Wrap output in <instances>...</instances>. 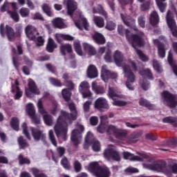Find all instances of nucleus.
I'll list each match as a JSON object with an SVG mask.
<instances>
[{"mask_svg":"<svg viewBox=\"0 0 177 177\" xmlns=\"http://www.w3.org/2000/svg\"><path fill=\"white\" fill-rule=\"evenodd\" d=\"M68 106L71 113H68L66 111L61 110L54 125V131L56 136L61 138L63 140H66L67 139L68 125H71L73 121H75L78 115L74 103L70 102Z\"/></svg>","mask_w":177,"mask_h":177,"instance_id":"nucleus-1","label":"nucleus"},{"mask_svg":"<svg viewBox=\"0 0 177 177\" xmlns=\"http://www.w3.org/2000/svg\"><path fill=\"white\" fill-rule=\"evenodd\" d=\"M113 58L118 67H122L124 78H127L126 86L129 91H133V82L136 76L133 71H138V66L133 60L129 59L124 64V54L116 50L113 55Z\"/></svg>","mask_w":177,"mask_h":177,"instance_id":"nucleus-2","label":"nucleus"},{"mask_svg":"<svg viewBox=\"0 0 177 177\" xmlns=\"http://www.w3.org/2000/svg\"><path fill=\"white\" fill-rule=\"evenodd\" d=\"M118 32L120 35H124L126 34V38L128 39L129 42L132 45V46L136 49V54L138 55V57L142 62H147L149 61V57L146 56L142 52V50L136 48V46H143L145 45V41L143 40V37H145V34L140 32L138 35H132L131 37V32L128 30H125L123 26L119 25L118 26Z\"/></svg>","mask_w":177,"mask_h":177,"instance_id":"nucleus-3","label":"nucleus"},{"mask_svg":"<svg viewBox=\"0 0 177 177\" xmlns=\"http://www.w3.org/2000/svg\"><path fill=\"white\" fill-rule=\"evenodd\" d=\"M141 160L142 162V167L145 169H151V171H157V172H165L168 174V171L165 169V161L160 160L158 162L154 161L151 157L147 156L145 153H139Z\"/></svg>","mask_w":177,"mask_h":177,"instance_id":"nucleus-4","label":"nucleus"},{"mask_svg":"<svg viewBox=\"0 0 177 177\" xmlns=\"http://www.w3.org/2000/svg\"><path fill=\"white\" fill-rule=\"evenodd\" d=\"M88 170L96 177H109L111 174L109 168H102L97 162H93L90 163L88 167Z\"/></svg>","mask_w":177,"mask_h":177,"instance_id":"nucleus-5","label":"nucleus"},{"mask_svg":"<svg viewBox=\"0 0 177 177\" xmlns=\"http://www.w3.org/2000/svg\"><path fill=\"white\" fill-rule=\"evenodd\" d=\"M108 96H109V97L113 100V106H127V102L120 100L121 97H122V95H121V94H120V91H118V90L115 89L114 87L109 88Z\"/></svg>","mask_w":177,"mask_h":177,"instance_id":"nucleus-6","label":"nucleus"},{"mask_svg":"<svg viewBox=\"0 0 177 177\" xmlns=\"http://www.w3.org/2000/svg\"><path fill=\"white\" fill-rule=\"evenodd\" d=\"M38 112L39 114L43 115V120L46 125L48 127H52L53 125V117L48 113L45 108H44V103L42 100H39L37 104Z\"/></svg>","mask_w":177,"mask_h":177,"instance_id":"nucleus-7","label":"nucleus"},{"mask_svg":"<svg viewBox=\"0 0 177 177\" xmlns=\"http://www.w3.org/2000/svg\"><path fill=\"white\" fill-rule=\"evenodd\" d=\"M76 129L72 131L71 139L74 145H78L81 142L82 133L85 131V127L84 125L77 123Z\"/></svg>","mask_w":177,"mask_h":177,"instance_id":"nucleus-8","label":"nucleus"},{"mask_svg":"<svg viewBox=\"0 0 177 177\" xmlns=\"http://www.w3.org/2000/svg\"><path fill=\"white\" fill-rule=\"evenodd\" d=\"M106 132L109 133V135H113L118 138H124V136H127L128 134V131L126 130H121L114 125L108 126Z\"/></svg>","mask_w":177,"mask_h":177,"instance_id":"nucleus-9","label":"nucleus"},{"mask_svg":"<svg viewBox=\"0 0 177 177\" xmlns=\"http://www.w3.org/2000/svg\"><path fill=\"white\" fill-rule=\"evenodd\" d=\"M166 21L168 25L169 28H170V31H171V34L174 37L177 38V27L176 22L174 19L172 17V12L171 11H168L166 16Z\"/></svg>","mask_w":177,"mask_h":177,"instance_id":"nucleus-10","label":"nucleus"},{"mask_svg":"<svg viewBox=\"0 0 177 177\" xmlns=\"http://www.w3.org/2000/svg\"><path fill=\"white\" fill-rule=\"evenodd\" d=\"M0 32L3 37H5V35H7L8 39L10 41H13L16 37L15 35V30L12 28V27L5 24H1L0 25Z\"/></svg>","mask_w":177,"mask_h":177,"instance_id":"nucleus-11","label":"nucleus"},{"mask_svg":"<svg viewBox=\"0 0 177 177\" xmlns=\"http://www.w3.org/2000/svg\"><path fill=\"white\" fill-rule=\"evenodd\" d=\"M161 95L165 100V104H167V106L170 108H174L176 106L177 102L174 95L169 93V92L168 91H163Z\"/></svg>","mask_w":177,"mask_h":177,"instance_id":"nucleus-12","label":"nucleus"},{"mask_svg":"<svg viewBox=\"0 0 177 177\" xmlns=\"http://www.w3.org/2000/svg\"><path fill=\"white\" fill-rule=\"evenodd\" d=\"M104 157L106 158V160H111L112 158V160L115 161H120V160H121L120 154L115 151L114 147L106 149L104 152Z\"/></svg>","mask_w":177,"mask_h":177,"instance_id":"nucleus-13","label":"nucleus"},{"mask_svg":"<svg viewBox=\"0 0 177 177\" xmlns=\"http://www.w3.org/2000/svg\"><path fill=\"white\" fill-rule=\"evenodd\" d=\"M118 77V74L117 73H110V71L107 69L106 65H103L101 69V78L104 82H107L109 79L115 80Z\"/></svg>","mask_w":177,"mask_h":177,"instance_id":"nucleus-14","label":"nucleus"},{"mask_svg":"<svg viewBox=\"0 0 177 177\" xmlns=\"http://www.w3.org/2000/svg\"><path fill=\"white\" fill-rule=\"evenodd\" d=\"M30 129L32 132V136L35 142H39V140L45 142V140L46 139V134L44 133L43 131L34 129L33 127H30Z\"/></svg>","mask_w":177,"mask_h":177,"instance_id":"nucleus-15","label":"nucleus"},{"mask_svg":"<svg viewBox=\"0 0 177 177\" xmlns=\"http://www.w3.org/2000/svg\"><path fill=\"white\" fill-rule=\"evenodd\" d=\"M28 90L26 91V95L28 97H32L31 93H34L35 95H39L40 92L38 88H37V85H35V82H33L32 80L29 79L28 80Z\"/></svg>","mask_w":177,"mask_h":177,"instance_id":"nucleus-16","label":"nucleus"},{"mask_svg":"<svg viewBox=\"0 0 177 177\" xmlns=\"http://www.w3.org/2000/svg\"><path fill=\"white\" fill-rule=\"evenodd\" d=\"M95 108L100 110V111H104L106 110H109V104L107 103V100L104 97H99L96 100L94 104Z\"/></svg>","mask_w":177,"mask_h":177,"instance_id":"nucleus-17","label":"nucleus"},{"mask_svg":"<svg viewBox=\"0 0 177 177\" xmlns=\"http://www.w3.org/2000/svg\"><path fill=\"white\" fill-rule=\"evenodd\" d=\"M25 32L29 39H35L37 35H39L38 30L37 28L32 25H28L25 28Z\"/></svg>","mask_w":177,"mask_h":177,"instance_id":"nucleus-18","label":"nucleus"},{"mask_svg":"<svg viewBox=\"0 0 177 177\" xmlns=\"http://www.w3.org/2000/svg\"><path fill=\"white\" fill-rule=\"evenodd\" d=\"M26 113L30 115L33 122L39 124V119H37L35 108H34V105L32 103H29L26 105Z\"/></svg>","mask_w":177,"mask_h":177,"instance_id":"nucleus-19","label":"nucleus"},{"mask_svg":"<svg viewBox=\"0 0 177 177\" xmlns=\"http://www.w3.org/2000/svg\"><path fill=\"white\" fill-rule=\"evenodd\" d=\"M75 24L80 30H82V28H84V30H86L87 31L89 30V23L88 22V19L81 15L79 22H75Z\"/></svg>","mask_w":177,"mask_h":177,"instance_id":"nucleus-20","label":"nucleus"},{"mask_svg":"<svg viewBox=\"0 0 177 177\" xmlns=\"http://www.w3.org/2000/svg\"><path fill=\"white\" fill-rule=\"evenodd\" d=\"M11 92L14 93L15 100H19L23 96V91L19 87V82L17 80L15 81V84L12 86Z\"/></svg>","mask_w":177,"mask_h":177,"instance_id":"nucleus-21","label":"nucleus"},{"mask_svg":"<svg viewBox=\"0 0 177 177\" xmlns=\"http://www.w3.org/2000/svg\"><path fill=\"white\" fill-rule=\"evenodd\" d=\"M66 3L67 6V13L69 15H73L74 13V10L77 9V3L75 2L74 0H67L66 1H64V3Z\"/></svg>","mask_w":177,"mask_h":177,"instance_id":"nucleus-22","label":"nucleus"},{"mask_svg":"<svg viewBox=\"0 0 177 177\" xmlns=\"http://www.w3.org/2000/svg\"><path fill=\"white\" fill-rule=\"evenodd\" d=\"M153 44L158 47V55L161 59L165 57V48H164V45L160 43L158 39L153 40Z\"/></svg>","mask_w":177,"mask_h":177,"instance_id":"nucleus-23","label":"nucleus"},{"mask_svg":"<svg viewBox=\"0 0 177 177\" xmlns=\"http://www.w3.org/2000/svg\"><path fill=\"white\" fill-rule=\"evenodd\" d=\"M93 39L95 41V43L98 45H104V44H106V38L104 36L97 32H95L93 35Z\"/></svg>","mask_w":177,"mask_h":177,"instance_id":"nucleus-24","label":"nucleus"},{"mask_svg":"<svg viewBox=\"0 0 177 177\" xmlns=\"http://www.w3.org/2000/svg\"><path fill=\"white\" fill-rule=\"evenodd\" d=\"M165 169L167 171V173L163 172L167 176L171 177L172 176V174H177V163H175L172 166L168 165L167 166V162H165Z\"/></svg>","mask_w":177,"mask_h":177,"instance_id":"nucleus-25","label":"nucleus"},{"mask_svg":"<svg viewBox=\"0 0 177 177\" xmlns=\"http://www.w3.org/2000/svg\"><path fill=\"white\" fill-rule=\"evenodd\" d=\"M120 17L123 23H124V24L128 27L135 26V19H132L130 16L127 15V14H121Z\"/></svg>","mask_w":177,"mask_h":177,"instance_id":"nucleus-26","label":"nucleus"},{"mask_svg":"<svg viewBox=\"0 0 177 177\" xmlns=\"http://www.w3.org/2000/svg\"><path fill=\"white\" fill-rule=\"evenodd\" d=\"M88 78H97V68L95 65H90L86 71Z\"/></svg>","mask_w":177,"mask_h":177,"instance_id":"nucleus-27","label":"nucleus"},{"mask_svg":"<svg viewBox=\"0 0 177 177\" xmlns=\"http://www.w3.org/2000/svg\"><path fill=\"white\" fill-rule=\"evenodd\" d=\"M53 26L55 27V28H66L67 24L64 23V20L62 18H55L52 21Z\"/></svg>","mask_w":177,"mask_h":177,"instance_id":"nucleus-28","label":"nucleus"},{"mask_svg":"<svg viewBox=\"0 0 177 177\" xmlns=\"http://www.w3.org/2000/svg\"><path fill=\"white\" fill-rule=\"evenodd\" d=\"M123 157L124 160H129L130 161H142V158L140 156H134L129 152H123Z\"/></svg>","mask_w":177,"mask_h":177,"instance_id":"nucleus-29","label":"nucleus"},{"mask_svg":"<svg viewBox=\"0 0 177 177\" xmlns=\"http://www.w3.org/2000/svg\"><path fill=\"white\" fill-rule=\"evenodd\" d=\"M95 140H96L93 138V134L91 131H88L85 138L84 149H88V147H89V143H92L93 142H95Z\"/></svg>","mask_w":177,"mask_h":177,"instance_id":"nucleus-30","label":"nucleus"},{"mask_svg":"<svg viewBox=\"0 0 177 177\" xmlns=\"http://www.w3.org/2000/svg\"><path fill=\"white\" fill-rule=\"evenodd\" d=\"M149 21L151 26H156L158 24V22L160 21V17H158V13H157V12L153 11L151 13Z\"/></svg>","mask_w":177,"mask_h":177,"instance_id":"nucleus-31","label":"nucleus"},{"mask_svg":"<svg viewBox=\"0 0 177 177\" xmlns=\"http://www.w3.org/2000/svg\"><path fill=\"white\" fill-rule=\"evenodd\" d=\"M60 52L63 56H65L66 52H68V53H71V52H73V47L71 44H61Z\"/></svg>","mask_w":177,"mask_h":177,"instance_id":"nucleus-32","label":"nucleus"},{"mask_svg":"<svg viewBox=\"0 0 177 177\" xmlns=\"http://www.w3.org/2000/svg\"><path fill=\"white\" fill-rule=\"evenodd\" d=\"M93 20L95 26L99 27V28L104 27V19L102 17L94 16Z\"/></svg>","mask_w":177,"mask_h":177,"instance_id":"nucleus-33","label":"nucleus"},{"mask_svg":"<svg viewBox=\"0 0 177 177\" xmlns=\"http://www.w3.org/2000/svg\"><path fill=\"white\" fill-rule=\"evenodd\" d=\"M92 89L95 92L97 95H103V93H105V91L103 88L100 87L97 85V83L95 82H92Z\"/></svg>","mask_w":177,"mask_h":177,"instance_id":"nucleus-34","label":"nucleus"},{"mask_svg":"<svg viewBox=\"0 0 177 177\" xmlns=\"http://www.w3.org/2000/svg\"><path fill=\"white\" fill-rule=\"evenodd\" d=\"M143 135V131H140L137 133H133L129 138H128V142L129 143H136L138 142V138H140V136Z\"/></svg>","mask_w":177,"mask_h":177,"instance_id":"nucleus-35","label":"nucleus"},{"mask_svg":"<svg viewBox=\"0 0 177 177\" xmlns=\"http://www.w3.org/2000/svg\"><path fill=\"white\" fill-rule=\"evenodd\" d=\"M93 13H99V15L104 16L105 19H107V12L104 11V9H103V7L100 5L93 8Z\"/></svg>","mask_w":177,"mask_h":177,"instance_id":"nucleus-36","label":"nucleus"},{"mask_svg":"<svg viewBox=\"0 0 177 177\" xmlns=\"http://www.w3.org/2000/svg\"><path fill=\"white\" fill-rule=\"evenodd\" d=\"M83 48L84 50L88 52L90 56H93V55H96V50H95V48H93V46H91L88 43H84L83 44Z\"/></svg>","mask_w":177,"mask_h":177,"instance_id":"nucleus-37","label":"nucleus"},{"mask_svg":"<svg viewBox=\"0 0 177 177\" xmlns=\"http://www.w3.org/2000/svg\"><path fill=\"white\" fill-rule=\"evenodd\" d=\"M140 75L144 77V78H148V80H153V74L151 73V71L149 68L142 70L140 72Z\"/></svg>","mask_w":177,"mask_h":177,"instance_id":"nucleus-38","label":"nucleus"},{"mask_svg":"<svg viewBox=\"0 0 177 177\" xmlns=\"http://www.w3.org/2000/svg\"><path fill=\"white\" fill-rule=\"evenodd\" d=\"M140 106H143L144 107H147L149 110H153L154 109V105L150 104L147 100H145V98H140L139 100Z\"/></svg>","mask_w":177,"mask_h":177,"instance_id":"nucleus-39","label":"nucleus"},{"mask_svg":"<svg viewBox=\"0 0 177 177\" xmlns=\"http://www.w3.org/2000/svg\"><path fill=\"white\" fill-rule=\"evenodd\" d=\"M167 60L169 62V64L171 66L175 75L177 76V65H175V63L174 62V59L172 58V54L171 53V52H169Z\"/></svg>","mask_w":177,"mask_h":177,"instance_id":"nucleus-40","label":"nucleus"},{"mask_svg":"<svg viewBox=\"0 0 177 177\" xmlns=\"http://www.w3.org/2000/svg\"><path fill=\"white\" fill-rule=\"evenodd\" d=\"M56 47L57 46H56V44L55 43V41H53V39L49 38L47 47H46L48 52H49L50 53H52V52H53L54 49L56 48Z\"/></svg>","mask_w":177,"mask_h":177,"instance_id":"nucleus-41","label":"nucleus"},{"mask_svg":"<svg viewBox=\"0 0 177 177\" xmlns=\"http://www.w3.org/2000/svg\"><path fill=\"white\" fill-rule=\"evenodd\" d=\"M73 46L77 55H79V56H82V48H81L80 41L75 40L73 43Z\"/></svg>","mask_w":177,"mask_h":177,"instance_id":"nucleus-42","label":"nucleus"},{"mask_svg":"<svg viewBox=\"0 0 177 177\" xmlns=\"http://www.w3.org/2000/svg\"><path fill=\"white\" fill-rule=\"evenodd\" d=\"M62 96L66 102H68L71 97V91L67 88H64L62 91Z\"/></svg>","mask_w":177,"mask_h":177,"instance_id":"nucleus-43","label":"nucleus"},{"mask_svg":"<svg viewBox=\"0 0 177 177\" xmlns=\"http://www.w3.org/2000/svg\"><path fill=\"white\" fill-rule=\"evenodd\" d=\"M153 67L157 73H162V66H161V64L158 62L157 59L153 60Z\"/></svg>","mask_w":177,"mask_h":177,"instance_id":"nucleus-44","label":"nucleus"},{"mask_svg":"<svg viewBox=\"0 0 177 177\" xmlns=\"http://www.w3.org/2000/svg\"><path fill=\"white\" fill-rule=\"evenodd\" d=\"M10 125L15 131H19V119H17V118H12Z\"/></svg>","mask_w":177,"mask_h":177,"instance_id":"nucleus-45","label":"nucleus"},{"mask_svg":"<svg viewBox=\"0 0 177 177\" xmlns=\"http://www.w3.org/2000/svg\"><path fill=\"white\" fill-rule=\"evenodd\" d=\"M176 121L177 118H174L172 116H168L162 119V122H164V124H174L176 122Z\"/></svg>","mask_w":177,"mask_h":177,"instance_id":"nucleus-46","label":"nucleus"},{"mask_svg":"<svg viewBox=\"0 0 177 177\" xmlns=\"http://www.w3.org/2000/svg\"><path fill=\"white\" fill-rule=\"evenodd\" d=\"M7 12L9 14L11 19L16 23L20 20V17H19V14L16 11H8Z\"/></svg>","mask_w":177,"mask_h":177,"instance_id":"nucleus-47","label":"nucleus"},{"mask_svg":"<svg viewBox=\"0 0 177 177\" xmlns=\"http://www.w3.org/2000/svg\"><path fill=\"white\" fill-rule=\"evenodd\" d=\"M41 9L44 13H46L47 16L50 17L53 15L52 12L50 11V6H49L47 3H44L41 6Z\"/></svg>","mask_w":177,"mask_h":177,"instance_id":"nucleus-48","label":"nucleus"},{"mask_svg":"<svg viewBox=\"0 0 177 177\" xmlns=\"http://www.w3.org/2000/svg\"><path fill=\"white\" fill-rule=\"evenodd\" d=\"M18 161L20 164V165H23L24 164H30V159L27 158H24L23 156V155L20 154L18 156Z\"/></svg>","mask_w":177,"mask_h":177,"instance_id":"nucleus-49","label":"nucleus"},{"mask_svg":"<svg viewBox=\"0 0 177 177\" xmlns=\"http://www.w3.org/2000/svg\"><path fill=\"white\" fill-rule=\"evenodd\" d=\"M48 136L53 146H55V147L57 146V142H56V138L55 137V133H53V130H50L48 131Z\"/></svg>","mask_w":177,"mask_h":177,"instance_id":"nucleus-50","label":"nucleus"},{"mask_svg":"<svg viewBox=\"0 0 177 177\" xmlns=\"http://www.w3.org/2000/svg\"><path fill=\"white\" fill-rule=\"evenodd\" d=\"M157 6L162 13L165 12V8H167V4L162 3V1H156Z\"/></svg>","mask_w":177,"mask_h":177,"instance_id":"nucleus-51","label":"nucleus"},{"mask_svg":"<svg viewBox=\"0 0 177 177\" xmlns=\"http://www.w3.org/2000/svg\"><path fill=\"white\" fill-rule=\"evenodd\" d=\"M90 88L89 83L86 81L82 82L79 86L80 92H84L85 89Z\"/></svg>","mask_w":177,"mask_h":177,"instance_id":"nucleus-52","label":"nucleus"},{"mask_svg":"<svg viewBox=\"0 0 177 177\" xmlns=\"http://www.w3.org/2000/svg\"><path fill=\"white\" fill-rule=\"evenodd\" d=\"M19 14L21 17H28V16H30V10H28V8H22L19 10Z\"/></svg>","mask_w":177,"mask_h":177,"instance_id":"nucleus-53","label":"nucleus"},{"mask_svg":"<svg viewBox=\"0 0 177 177\" xmlns=\"http://www.w3.org/2000/svg\"><path fill=\"white\" fill-rule=\"evenodd\" d=\"M30 170L35 177H48L44 174H39V169L37 168H32Z\"/></svg>","mask_w":177,"mask_h":177,"instance_id":"nucleus-54","label":"nucleus"},{"mask_svg":"<svg viewBox=\"0 0 177 177\" xmlns=\"http://www.w3.org/2000/svg\"><path fill=\"white\" fill-rule=\"evenodd\" d=\"M92 149L93 151H100V142L96 140L93 141Z\"/></svg>","mask_w":177,"mask_h":177,"instance_id":"nucleus-55","label":"nucleus"},{"mask_svg":"<svg viewBox=\"0 0 177 177\" xmlns=\"http://www.w3.org/2000/svg\"><path fill=\"white\" fill-rule=\"evenodd\" d=\"M61 164L64 167V168H65V169H70V168H71V166L70 165V162H68L67 158H63L61 160Z\"/></svg>","mask_w":177,"mask_h":177,"instance_id":"nucleus-56","label":"nucleus"},{"mask_svg":"<svg viewBox=\"0 0 177 177\" xmlns=\"http://www.w3.org/2000/svg\"><path fill=\"white\" fill-rule=\"evenodd\" d=\"M104 59L107 63H111L113 62V57L111 56V51L110 50H106Z\"/></svg>","mask_w":177,"mask_h":177,"instance_id":"nucleus-57","label":"nucleus"},{"mask_svg":"<svg viewBox=\"0 0 177 177\" xmlns=\"http://www.w3.org/2000/svg\"><path fill=\"white\" fill-rule=\"evenodd\" d=\"M109 128V126L107 124L100 123L99 127H97V132H100V133H104L106 132V129H107Z\"/></svg>","mask_w":177,"mask_h":177,"instance_id":"nucleus-58","label":"nucleus"},{"mask_svg":"<svg viewBox=\"0 0 177 177\" xmlns=\"http://www.w3.org/2000/svg\"><path fill=\"white\" fill-rule=\"evenodd\" d=\"M22 129H23L24 135L26 136L27 139H28L29 140H31V137H30V134L28 133V127H27V124L26 123H24L22 124Z\"/></svg>","mask_w":177,"mask_h":177,"instance_id":"nucleus-59","label":"nucleus"},{"mask_svg":"<svg viewBox=\"0 0 177 177\" xmlns=\"http://www.w3.org/2000/svg\"><path fill=\"white\" fill-rule=\"evenodd\" d=\"M18 143L19 144L21 149H24V147H28V144L24 139H23V137H19L18 138Z\"/></svg>","mask_w":177,"mask_h":177,"instance_id":"nucleus-60","label":"nucleus"},{"mask_svg":"<svg viewBox=\"0 0 177 177\" xmlns=\"http://www.w3.org/2000/svg\"><path fill=\"white\" fill-rule=\"evenodd\" d=\"M49 81L52 85H54V86H62V83L60 81L53 78V77H50Z\"/></svg>","mask_w":177,"mask_h":177,"instance_id":"nucleus-61","label":"nucleus"},{"mask_svg":"<svg viewBox=\"0 0 177 177\" xmlns=\"http://www.w3.org/2000/svg\"><path fill=\"white\" fill-rule=\"evenodd\" d=\"M106 28L110 31H113L115 28V24L111 21H109L106 23Z\"/></svg>","mask_w":177,"mask_h":177,"instance_id":"nucleus-62","label":"nucleus"},{"mask_svg":"<svg viewBox=\"0 0 177 177\" xmlns=\"http://www.w3.org/2000/svg\"><path fill=\"white\" fill-rule=\"evenodd\" d=\"M74 168L75 172H80L81 169H82V166L81 165V163L78 162V160L74 162Z\"/></svg>","mask_w":177,"mask_h":177,"instance_id":"nucleus-63","label":"nucleus"},{"mask_svg":"<svg viewBox=\"0 0 177 177\" xmlns=\"http://www.w3.org/2000/svg\"><path fill=\"white\" fill-rule=\"evenodd\" d=\"M146 18L144 16H140L138 17V24L142 27V28H145Z\"/></svg>","mask_w":177,"mask_h":177,"instance_id":"nucleus-64","label":"nucleus"}]
</instances>
